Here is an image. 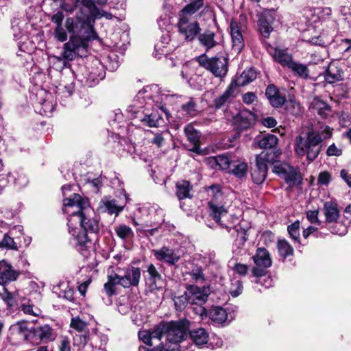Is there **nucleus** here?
Here are the masks:
<instances>
[{"label": "nucleus", "mask_w": 351, "mask_h": 351, "mask_svg": "<svg viewBox=\"0 0 351 351\" xmlns=\"http://www.w3.org/2000/svg\"><path fill=\"white\" fill-rule=\"evenodd\" d=\"M63 211L71 218L68 225L77 221L83 230L96 237L99 230V222L87 198L77 193H73L63 200Z\"/></svg>", "instance_id": "nucleus-1"}, {"label": "nucleus", "mask_w": 351, "mask_h": 351, "mask_svg": "<svg viewBox=\"0 0 351 351\" xmlns=\"http://www.w3.org/2000/svg\"><path fill=\"white\" fill-rule=\"evenodd\" d=\"M209 190L212 192L213 199L208 202L210 209V216L218 223L220 226L226 228L228 232H230L233 230V233H237L236 239L233 244V251L237 254L241 253L246 241L247 240V230L242 228L240 225L232 226L234 218L228 216L227 210L223 207L217 204L215 200L221 196L220 186L213 184L209 187Z\"/></svg>", "instance_id": "nucleus-2"}, {"label": "nucleus", "mask_w": 351, "mask_h": 351, "mask_svg": "<svg viewBox=\"0 0 351 351\" xmlns=\"http://www.w3.org/2000/svg\"><path fill=\"white\" fill-rule=\"evenodd\" d=\"M167 92V91L162 90L159 86L156 84L146 86L141 90L135 96L133 100V104L129 107L128 110L132 114H137L138 113L137 110L143 107L146 99H151L156 104H162V103H165L169 97L174 96V95H169ZM135 117L139 118L144 125L150 128L158 127L162 119L160 115L156 112L143 116L135 115Z\"/></svg>", "instance_id": "nucleus-3"}, {"label": "nucleus", "mask_w": 351, "mask_h": 351, "mask_svg": "<svg viewBox=\"0 0 351 351\" xmlns=\"http://www.w3.org/2000/svg\"><path fill=\"white\" fill-rule=\"evenodd\" d=\"M65 29L70 34V40L87 47L90 41L98 38L94 29V20L85 8H81L75 16L66 19Z\"/></svg>", "instance_id": "nucleus-4"}, {"label": "nucleus", "mask_w": 351, "mask_h": 351, "mask_svg": "<svg viewBox=\"0 0 351 351\" xmlns=\"http://www.w3.org/2000/svg\"><path fill=\"white\" fill-rule=\"evenodd\" d=\"M332 132L328 126H326L322 133L309 131L305 135L296 137L294 145L295 153L299 156H306L309 162L314 161L322 150V142L330 138Z\"/></svg>", "instance_id": "nucleus-5"}, {"label": "nucleus", "mask_w": 351, "mask_h": 351, "mask_svg": "<svg viewBox=\"0 0 351 351\" xmlns=\"http://www.w3.org/2000/svg\"><path fill=\"white\" fill-rule=\"evenodd\" d=\"M278 160L276 152H262L257 155L254 163L251 164V177L256 184H262L267 174L268 165L274 164Z\"/></svg>", "instance_id": "nucleus-6"}, {"label": "nucleus", "mask_w": 351, "mask_h": 351, "mask_svg": "<svg viewBox=\"0 0 351 351\" xmlns=\"http://www.w3.org/2000/svg\"><path fill=\"white\" fill-rule=\"evenodd\" d=\"M196 61L199 66L211 72L217 77H223L228 73V58H208L206 54H202L197 57Z\"/></svg>", "instance_id": "nucleus-7"}, {"label": "nucleus", "mask_w": 351, "mask_h": 351, "mask_svg": "<svg viewBox=\"0 0 351 351\" xmlns=\"http://www.w3.org/2000/svg\"><path fill=\"white\" fill-rule=\"evenodd\" d=\"M165 324V338L172 344L182 343L188 335L189 322L187 320L169 322Z\"/></svg>", "instance_id": "nucleus-8"}, {"label": "nucleus", "mask_w": 351, "mask_h": 351, "mask_svg": "<svg viewBox=\"0 0 351 351\" xmlns=\"http://www.w3.org/2000/svg\"><path fill=\"white\" fill-rule=\"evenodd\" d=\"M117 276L119 285L123 288L137 287L138 285L141 271L139 267H128L123 269H117L115 273Z\"/></svg>", "instance_id": "nucleus-9"}, {"label": "nucleus", "mask_w": 351, "mask_h": 351, "mask_svg": "<svg viewBox=\"0 0 351 351\" xmlns=\"http://www.w3.org/2000/svg\"><path fill=\"white\" fill-rule=\"evenodd\" d=\"M253 261L255 266L252 273L256 277H263L267 274V269L271 266L272 261L267 250L259 247L256 250V254L253 256Z\"/></svg>", "instance_id": "nucleus-10"}, {"label": "nucleus", "mask_w": 351, "mask_h": 351, "mask_svg": "<svg viewBox=\"0 0 351 351\" xmlns=\"http://www.w3.org/2000/svg\"><path fill=\"white\" fill-rule=\"evenodd\" d=\"M29 340L34 344L53 341L56 338L53 330L49 325L32 328L28 331Z\"/></svg>", "instance_id": "nucleus-11"}, {"label": "nucleus", "mask_w": 351, "mask_h": 351, "mask_svg": "<svg viewBox=\"0 0 351 351\" xmlns=\"http://www.w3.org/2000/svg\"><path fill=\"white\" fill-rule=\"evenodd\" d=\"M178 27L180 34L189 41L193 40L200 31L199 23L188 16H179Z\"/></svg>", "instance_id": "nucleus-12"}, {"label": "nucleus", "mask_w": 351, "mask_h": 351, "mask_svg": "<svg viewBox=\"0 0 351 351\" xmlns=\"http://www.w3.org/2000/svg\"><path fill=\"white\" fill-rule=\"evenodd\" d=\"M154 255L158 261H162L169 265L177 263L182 255L178 250L163 246L160 249L153 251Z\"/></svg>", "instance_id": "nucleus-13"}, {"label": "nucleus", "mask_w": 351, "mask_h": 351, "mask_svg": "<svg viewBox=\"0 0 351 351\" xmlns=\"http://www.w3.org/2000/svg\"><path fill=\"white\" fill-rule=\"evenodd\" d=\"M70 234L73 237L75 246L78 251L86 250L91 247L92 234L88 235V232L84 230L77 232L75 229L69 230Z\"/></svg>", "instance_id": "nucleus-14"}, {"label": "nucleus", "mask_w": 351, "mask_h": 351, "mask_svg": "<svg viewBox=\"0 0 351 351\" xmlns=\"http://www.w3.org/2000/svg\"><path fill=\"white\" fill-rule=\"evenodd\" d=\"M63 19L64 14L62 11L57 12L51 16V21L56 25L53 29L54 38L61 43L65 42L68 38L65 25H62Z\"/></svg>", "instance_id": "nucleus-15"}, {"label": "nucleus", "mask_w": 351, "mask_h": 351, "mask_svg": "<svg viewBox=\"0 0 351 351\" xmlns=\"http://www.w3.org/2000/svg\"><path fill=\"white\" fill-rule=\"evenodd\" d=\"M20 272L5 261H0V285H5L17 279Z\"/></svg>", "instance_id": "nucleus-16"}, {"label": "nucleus", "mask_w": 351, "mask_h": 351, "mask_svg": "<svg viewBox=\"0 0 351 351\" xmlns=\"http://www.w3.org/2000/svg\"><path fill=\"white\" fill-rule=\"evenodd\" d=\"M323 75L328 84H334L343 79V70L338 63H330Z\"/></svg>", "instance_id": "nucleus-17"}, {"label": "nucleus", "mask_w": 351, "mask_h": 351, "mask_svg": "<svg viewBox=\"0 0 351 351\" xmlns=\"http://www.w3.org/2000/svg\"><path fill=\"white\" fill-rule=\"evenodd\" d=\"M146 283L151 290L160 289L163 285V280L156 267L151 264L147 267Z\"/></svg>", "instance_id": "nucleus-18"}, {"label": "nucleus", "mask_w": 351, "mask_h": 351, "mask_svg": "<svg viewBox=\"0 0 351 351\" xmlns=\"http://www.w3.org/2000/svg\"><path fill=\"white\" fill-rule=\"evenodd\" d=\"M187 291L189 297L190 304H203L208 297V294L196 285H189Z\"/></svg>", "instance_id": "nucleus-19"}, {"label": "nucleus", "mask_w": 351, "mask_h": 351, "mask_svg": "<svg viewBox=\"0 0 351 351\" xmlns=\"http://www.w3.org/2000/svg\"><path fill=\"white\" fill-rule=\"evenodd\" d=\"M230 35L232 42V49L237 53H239L244 46V40L239 24L235 21H232L230 25Z\"/></svg>", "instance_id": "nucleus-20"}, {"label": "nucleus", "mask_w": 351, "mask_h": 351, "mask_svg": "<svg viewBox=\"0 0 351 351\" xmlns=\"http://www.w3.org/2000/svg\"><path fill=\"white\" fill-rule=\"evenodd\" d=\"M87 48V47L69 39V40L64 45L62 57L66 60H73L75 59L77 53L80 52V49L86 51Z\"/></svg>", "instance_id": "nucleus-21"}, {"label": "nucleus", "mask_w": 351, "mask_h": 351, "mask_svg": "<svg viewBox=\"0 0 351 351\" xmlns=\"http://www.w3.org/2000/svg\"><path fill=\"white\" fill-rule=\"evenodd\" d=\"M184 133L189 141L193 144L192 147L189 148V150L197 154H201L202 150L199 146V133L191 124H188L185 126Z\"/></svg>", "instance_id": "nucleus-22"}, {"label": "nucleus", "mask_w": 351, "mask_h": 351, "mask_svg": "<svg viewBox=\"0 0 351 351\" xmlns=\"http://www.w3.org/2000/svg\"><path fill=\"white\" fill-rule=\"evenodd\" d=\"M236 85L234 82H231L224 93L215 98L213 101L214 106L216 109H220L228 103L235 97Z\"/></svg>", "instance_id": "nucleus-23"}, {"label": "nucleus", "mask_w": 351, "mask_h": 351, "mask_svg": "<svg viewBox=\"0 0 351 351\" xmlns=\"http://www.w3.org/2000/svg\"><path fill=\"white\" fill-rule=\"evenodd\" d=\"M235 122L239 129H247L255 123L256 116L249 110H242L237 117Z\"/></svg>", "instance_id": "nucleus-24"}, {"label": "nucleus", "mask_w": 351, "mask_h": 351, "mask_svg": "<svg viewBox=\"0 0 351 351\" xmlns=\"http://www.w3.org/2000/svg\"><path fill=\"white\" fill-rule=\"evenodd\" d=\"M83 5L87 9L89 15L93 17L94 23L97 19L104 17L106 19H112L113 16L111 13L104 10H100L92 0H83Z\"/></svg>", "instance_id": "nucleus-25"}, {"label": "nucleus", "mask_w": 351, "mask_h": 351, "mask_svg": "<svg viewBox=\"0 0 351 351\" xmlns=\"http://www.w3.org/2000/svg\"><path fill=\"white\" fill-rule=\"evenodd\" d=\"M323 210L326 217V223H335L339 219V210L335 202L332 201L326 202L324 204Z\"/></svg>", "instance_id": "nucleus-26"}, {"label": "nucleus", "mask_w": 351, "mask_h": 351, "mask_svg": "<svg viewBox=\"0 0 351 351\" xmlns=\"http://www.w3.org/2000/svg\"><path fill=\"white\" fill-rule=\"evenodd\" d=\"M190 339L195 346L200 348L206 344L208 341L209 335L204 328H198L191 330L189 332Z\"/></svg>", "instance_id": "nucleus-27"}, {"label": "nucleus", "mask_w": 351, "mask_h": 351, "mask_svg": "<svg viewBox=\"0 0 351 351\" xmlns=\"http://www.w3.org/2000/svg\"><path fill=\"white\" fill-rule=\"evenodd\" d=\"M70 326L77 332L83 333L82 337H80V343L84 346L86 345L88 337V329L86 322L76 317L71 319Z\"/></svg>", "instance_id": "nucleus-28"}, {"label": "nucleus", "mask_w": 351, "mask_h": 351, "mask_svg": "<svg viewBox=\"0 0 351 351\" xmlns=\"http://www.w3.org/2000/svg\"><path fill=\"white\" fill-rule=\"evenodd\" d=\"M192 185L189 181L180 180L176 184V194L179 200L191 198Z\"/></svg>", "instance_id": "nucleus-29"}, {"label": "nucleus", "mask_w": 351, "mask_h": 351, "mask_svg": "<svg viewBox=\"0 0 351 351\" xmlns=\"http://www.w3.org/2000/svg\"><path fill=\"white\" fill-rule=\"evenodd\" d=\"M274 20L269 12H265L258 20L259 29L262 35L267 38L272 31L271 23Z\"/></svg>", "instance_id": "nucleus-30"}, {"label": "nucleus", "mask_w": 351, "mask_h": 351, "mask_svg": "<svg viewBox=\"0 0 351 351\" xmlns=\"http://www.w3.org/2000/svg\"><path fill=\"white\" fill-rule=\"evenodd\" d=\"M208 316L216 324H222L228 319L226 310L219 306H213L209 310Z\"/></svg>", "instance_id": "nucleus-31"}, {"label": "nucleus", "mask_w": 351, "mask_h": 351, "mask_svg": "<svg viewBox=\"0 0 351 351\" xmlns=\"http://www.w3.org/2000/svg\"><path fill=\"white\" fill-rule=\"evenodd\" d=\"M311 108L323 118L326 117L331 110L330 106L319 97H315L313 99Z\"/></svg>", "instance_id": "nucleus-32"}, {"label": "nucleus", "mask_w": 351, "mask_h": 351, "mask_svg": "<svg viewBox=\"0 0 351 351\" xmlns=\"http://www.w3.org/2000/svg\"><path fill=\"white\" fill-rule=\"evenodd\" d=\"M274 60L280 64L282 66L289 68L291 63H293L292 56L287 50L281 49H275L273 55Z\"/></svg>", "instance_id": "nucleus-33"}, {"label": "nucleus", "mask_w": 351, "mask_h": 351, "mask_svg": "<svg viewBox=\"0 0 351 351\" xmlns=\"http://www.w3.org/2000/svg\"><path fill=\"white\" fill-rule=\"evenodd\" d=\"M215 34L213 32L206 31L198 36V40L200 44L204 46L206 50L215 47L218 42L215 38Z\"/></svg>", "instance_id": "nucleus-34"}, {"label": "nucleus", "mask_w": 351, "mask_h": 351, "mask_svg": "<svg viewBox=\"0 0 351 351\" xmlns=\"http://www.w3.org/2000/svg\"><path fill=\"white\" fill-rule=\"evenodd\" d=\"M256 77V72L253 69H250L248 70L244 71L242 74L232 82H234L236 85V88L237 86H243L253 80H254Z\"/></svg>", "instance_id": "nucleus-35"}, {"label": "nucleus", "mask_w": 351, "mask_h": 351, "mask_svg": "<svg viewBox=\"0 0 351 351\" xmlns=\"http://www.w3.org/2000/svg\"><path fill=\"white\" fill-rule=\"evenodd\" d=\"M191 3L187 4L180 12L179 16H188L195 14L199 10L204 3V0H191Z\"/></svg>", "instance_id": "nucleus-36"}, {"label": "nucleus", "mask_w": 351, "mask_h": 351, "mask_svg": "<svg viewBox=\"0 0 351 351\" xmlns=\"http://www.w3.org/2000/svg\"><path fill=\"white\" fill-rule=\"evenodd\" d=\"M278 138L272 134H264L258 141V147L261 149H271L278 143Z\"/></svg>", "instance_id": "nucleus-37"}, {"label": "nucleus", "mask_w": 351, "mask_h": 351, "mask_svg": "<svg viewBox=\"0 0 351 351\" xmlns=\"http://www.w3.org/2000/svg\"><path fill=\"white\" fill-rule=\"evenodd\" d=\"M114 230L117 237L122 240H130L134 237L132 228L125 224L117 225Z\"/></svg>", "instance_id": "nucleus-38"}, {"label": "nucleus", "mask_w": 351, "mask_h": 351, "mask_svg": "<svg viewBox=\"0 0 351 351\" xmlns=\"http://www.w3.org/2000/svg\"><path fill=\"white\" fill-rule=\"evenodd\" d=\"M102 203L103 206L101 208L104 209V211H107L110 215L115 214L117 216L123 208V206H119L114 199L110 200L104 198L102 200Z\"/></svg>", "instance_id": "nucleus-39"}, {"label": "nucleus", "mask_w": 351, "mask_h": 351, "mask_svg": "<svg viewBox=\"0 0 351 351\" xmlns=\"http://www.w3.org/2000/svg\"><path fill=\"white\" fill-rule=\"evenodd\" d=\"M289 69L302 79L309 77V70L306 65L294 62L291 63Z\"/></svg>", "instance_id": "nucleus-40"}, {"label": "nucleus", "mask_w": 351, "mask_h": 351, "mask_svg": "<svg viewBox=\"0 0 351 351\" xmlns=\"http://www.w3.org/2000/svg\"><path fill=\"white\" fill-rule=\"evenodd\" d=\"M117 278H118L115 273H112L108 276V282H106L104 285V289L107 295L111 296L114 294L115 285H119V282H117Z\"/></svg>", "instance_id": "nucleus-41"}, {"label": "nucleus", "mask_w": 351, "mask_h": 351, "mask_svg": "<svg viewBox=\"0 0 351 351\" xmlns=\"http://www.w3.org/2000/svg\"><path fill=\"white\" fill-rule=\"evenodd\" d=\"M151 339L154 344L158 345L156 343L165 337V324L162 322L153 330L150 331Z\"/></svg>", "instance_id": "nucleus-42"}, {"label": "nucleus", "mask_w": 351, "mask_h": 351, "mask_svg": "<svg viewBox=\"0 0 351 351\" xmlns=\"http://www.w3.org/2000/svg\"><path fill=\"white\" fill-rule=\"evenodd\" d=\"M277 246L280 255L285 258L292 255L293 252V247L286 240H280Z\"/></svg>", "instance_id": "nucleus-43"}, {"label": "nucleus", "mask_w": 351, "mask_h": 351, "mask_svg": "<svg viewBox=\"0 0 351 351\" xmlns=\"http://www.w3.org/2000/svg\"><path fill=\"white\" fill-rule=\"evenodd\" d=\"M27 326L25 323L18 322L10 327L11 333L18 335L20 337L29 339Z\"/></svg>", "instance_id": "nucleus-44"}, {"label": "nucleus", "mask_w": 351, "mask_h": 351, "mask_svg": "<svg viewBox=\"0 0 351 351\" xmlns=\"http://www.w3.org/2000/svg\"><path fill=\"white\" fill-rule=\"evenodd\" d=\"M173 301L176 308L178 310H182L187 304H190L187 290L184 294L175 297Z\"/></svg>", "instance_id": "nucleus-45"}, {"label": "nucleus", "mask_w": 351, "mask_h": 351, "mask_svg": "<svg viewBox=\"0 0 351 351\" xmlns=\"http://www.w3.org/2000/svg\"><path fill=\"white\" fill-rule=\"evenodd\" d=\"M287 230L290 237L297 243H299L300 239V222L296 221L292 224L289 225Z\"/></svg>", "instance_id": "nucleus-46"}, {"label": "nucleus", "mask_w": 351, "mask_h": 351, "mask_svg": "<svg viewBox=\"0 0 351 351\" xmlns=\"http://www.w3.org/2000/svg\"><path fill=\"white\" fill-rule=\"evenodd\" d=\"M191 278L197 283H203L205 281V276L202 267H195L190 271Z\"/></svg>", "instance_id": "nucleus-47"}, {"label": "nucleus", "mask_w": 351, "mask_h": 351, "mask_svg": "<svg viewBox=\"0 0 351 351\" xmlns=\"http://www.w3.org/2000/svg\"><path fill=\"white\" fill-rule=\"evenodd\" d=\"M247 165L245 162H239L232 166V173L239 178L244 177L246 175Z\"/></svg>", "instance_id": "nucleus-48"}, {"label": "nucleus", "mask_w": 351, "mask_h": 351, "mask_svg": "<svg viewBox=\"0 0 351 351\" xmlns=\"http://www.w3.org/2000/svg\"><path fill=\"white\" fill-rule=\"evenodd\" d=\"M278 158L279 155L277 154ZM274 165L273 172L284 177V176L287 173L288 170H290V167L286 164L280 163V160L278 159L277 162H276Z\"/></svg>", "instance_id": "nucleus-49"}, {"label": "nucleus", "mask_w": 351, "mask_h": 351, "mask_svg": "<svg viewBox=\"0 0 351 351\" xmlns=\"http://www.w3.org/2000/svg\"><path fill=\"white\" fill-rule=\"evenodd\" d=\"M182 111L189 117H193L196 114L195 104L193 101H189L186 104L182 106Z\"/></svg>", "instance_id": "nucleus-50"}, {"label": "nucleus", "mask_w": 351, "mask_h": 351, "mask_svg": "<svg viewBox=\"0 0 351 351\" xmlns=\"http://www.w3.org/2000/svg\"><path fill=\"white\" fill-rule=\"evenodd\" d=\"M0 246L10 250H17V245L14 239L9 235L5 234L0 242Z\"/></svg>", "instance_id": "nucleus-51"}, {"label": "nucleus", "mask_w": 351, "mask_h": 351, "mask_svg": "<svg viewBox=\"0 0 351 351\" xmlns=\"http://www.w3.org/2000/svg\"><path fill=\"white\" fill-rule=\"evenodd\" d=\"M1 297L10 308L14 307L16 304V301L13 295L7 290H5V291L1 294Z\"/></svg>", "instance_id": "nucleus-52"}, {"label": "nucleus", "mask_w": 351, "mask_h": 351, "mask_svg": "<svg viewBox=\"0 0 351 351\" xmlns=\"http://www.w3.org/2000/svg\"><path fill=\"white\" fill-rule=\"evenodd\" d=\"M242 282L239 280H237L234 282L232 283L229 292L232 297L236 298L242 293Z\"/></svg>", "instance_id": "nucleus-53"}, {"label": "nucleus", "mask_w": 351, "mask_h": 351, "mask_svg": "<svg viewBox=\"0 0 351 351\" xmlns=\"http://www.w3.org/2000/svg\"><path fill=\"white\" fill-rule=\"evenodd\" d=\"M217 165L221 169H228L230 166V162L228 157L226 156H218L215 158Z\"/></svg>", "instance_id": "nucleus-54"}, {"label": "nucleus", "mask_w": 351, "mask_h": 351, "mask_svg": "<svg viewBox=\"0 0 351 351\" xmlns=\"http://www.w3.org/2000/svg\"><path fill=\"white\" fill-rule=\"evenodd\" d=\"M317 181L319 184L327 186L331 181L330 173L326 171L320 172Z\"/></svg>", "instance_id": "nucleus-55"}, {"label": "nucleus", "mask_w": 351, "mask_h": 351, "mask_svg": "<svg viewBox=\"0 0 351 351\" xmlns=\"http://www.w3.org/2000/svg\"><path fill=\"white\" fill-rule=\"evenodd\" d=\"M269 101L272 106L275 108H279L284 104L285 101V98L280 95V93H278L274 97L270 98L269 99Z\"/></svg>", "instance_id": "nucleus-56"}, {"label": "nucleus", "mask_w": 351, "mask_h": 351, "mask_svg": "<svg viewBox=\"0 0 351 351\" xmlns=\"http://www.w3.org/2000/svg\"><path fill=\"white\" fill-rule=\"evenodd\" d=\"M139 339L143 341L145 344L149 346H153L154 342L151 339L150 331L149 330H143L138 332Z\"/></svg>", "instance_id": "nucleus-57"}, {"label": "nucleus", "mask_w": 351, "mask_h": 351, "mask_svg": "<svg viewBox=\"0 0 351 351\" xmlns=\"http://www.w3.org/2000/svg\"><path fill=\"white\" fill-rule=\"evenodd\" d=\"M58 351H74L68 338L64 337L60 340Z\"/></svg>", "instance_id": "nucleus-58"}, {"label": "nucleus", "mask_w": 351, "mask_h": 351, "mask_svg": "<svg viewBox=\"0 0 351 351\" xmlns=\"http://www.w3.org/2000/svg\"><path fill=\"white\" fill-rule=\"evenodd\" d=\"M319 211L318 210H308L306 213V218L311 223H315L321 225L322 222L318 219Z\"/></svg>", "instance_id": "nucleus-59"}, {"label": "nucleus", "mask_w": 351, "mask_h": 351, "mask_svg": "<svg viewBox=\"0 0 351 351\" xmlns=\"http://www.w3.org/2000/svg\"><path fill=\"white\" fill-rule=\"evenodd\" d=\"M21 309L24 313L27 315H32L34 316H37L38 313L34 310V306L32 304H29V301L27 302H23L21 304Z\"/></svg>", "instance_id": "nucleus-60"}, {"label": "nucleus", "mask_w": 351, "mask_h": 351, "mask_svg": "<svg viewBox=\"0 0 351 351\" xmlns=\"http://www.w3.org/2000/svg\"><path fill=\"white\" fill-rule=\"evenodd\" d=\"M196 306L192 308L195 314L199 315L202 319L208 316L207 311L202 304H195Z\"/></svg>", "instance_id": "nucleus-61"}, {"label": "nucleus", "mask_w": 351, "mask_h": 351, "mask_svg": "<svg viewBox=\"0 0 351 351\" xmlns=\"http://www.w3.org/2000/svg\"><path fill=\"white\" fill-rule=\"evenodd\" d=\"M42 109H43V114L45 115V116H49L53 109H54V106L53 104L50 102V101H48L47 100H45L42 104Z\"/></svg>", "instance_id": "nucleus-62"}, {"label": "nucleus", "mask_w": 351, "mask_h": 351, "mask_svg": "<svg viewBox=\"0 0 351 351\" xmlns=\"http://www.w3.org/2000/svg\"><path fill=\"white\" fill-rule=\"evenodd\" d=\"M298 178V174L293 171L291 168L287 171V173L284 176V178L287 183L294 184Z\"/></svg>", "instance_id": "nucleus-63"}, {"label": "nucleus", "mask_w": 351, "mask_h": 351, "mask_svg": "<svg viewBox=\"0 0 351 351\" xmlns=\"http://www.w3.org/2000/svg\"><path fill=\"white\" fill-rule=\"evenodd\" d=\"M342 151L339 149L334 143L330 145L326 151V154L328 156H339L341 155Z\"/></svg>", "instance_id": "nucleus-64"}]
</instances>
